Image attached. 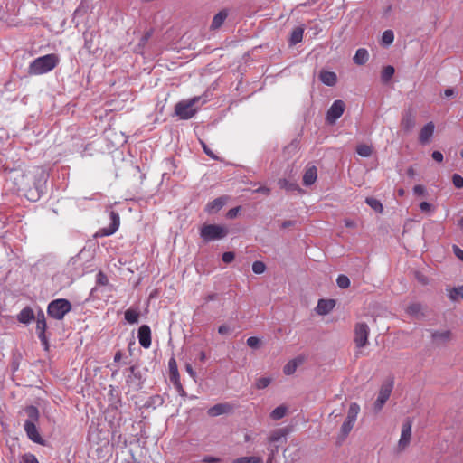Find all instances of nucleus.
<instances>
[{
	"label": "nucleus",
	"instance_id": "nucleus-1",
	"mask_svg": "<svg viewBox=\"0 0 463 463\" xmlns=\"http://www.w3.org/2000/svg\"><path fill=\"white\" fill-rule=\"evenodd\" d=\"M10 179L20 192L30 201H37L44 192L46 174L43 170L36 172L24 173L15 171L11 174Z\"/></svg>",
	"mask_w": 463,
	"mask_h": 463
},
{
	"label": "nucleus",
	"instance_id": "nucleus-2",
	"mask_svg": "<svg viewBox=\"0 0 463 463\" xmlns=\"http://www.w3.org/2000/svg\"><path fill=\"white\" fill-rule=\"evenodd\" d=\"M206 103V99L203 96H195L189 99H183L177 102L175 106V115L182 120L192 118L198 111L200 106Z\"/></svg>",
	"mask_w": 463,
	"mask_h": 463
},
{
	"label": "nucleus",
	"instance_id": "nucleus-3",
	"mask_svg": "<svg viewBox=\"0 0 463 463\" xmlns=\"http://www.w3.org/2000/svg\"><path fill=\"white\" fill-rule=\"evenodd\" d=\"M60 59L57 54L50 53L33 60L29 67L28 75H42L52 71L59 63Z\"/></svg>",
	"mask_w": 463,
	"mask_h": 463
},
{
	"label": "nucleus",
	"instance_id": "nucleus-4",
	"mask_svg": "<svg viewBox=\"0 0 463 463\" xmlns=\"http://www.w3.org/2000/svg\"><path fill=\"white\" fill-rule=\"evenodd\" d=\"M228 232V228L223 225L204 224L200 230V236L204 241H212L225 238Z\"/></svg>",
	"mask_w": 463,
	"mask_h": 463
},
{
	"label": "nucleus",
	"instance_id": "nucleus-5",
	"mask_svg": "<svg viewBox=\"0 0 463 463\" xmlns=\"http://www.w3.org/2000/svg\"><path fill=\"white\" fill-rule=\"evenodd\" d=\"M360 412V406L356 402H352L349 406L346 418L343 422L338 439L343 441L351 432Z\"/></svg>",
	"mask_w": 463,
	"mask_h": 463
},
{
	"label": "nucleus",
	"instance_id": "nucleus-6",
	"mask_svg": "<svg viewBox=\"0 0 463 463\" xmlns=\"http://www.w3.org/2000/svg\"><path fill=\"white\" fill-rule=\"evenodd\" d=\"M71 310V304L65 298H58L49 303L47 307L48 315L57 320H61L67 313Z\"/></svg>",
	"mask_w": 463,
	"mask_h": 463
},
{
	"label": "nucleus",
	"instance_id": "nucleus-7",
	"mask_svg": "<svg viewBox=\"0 0 463 463\" xmlns=\"http://www.w3.org/2000/svg\"><path fill=\"white\" fill-rule=\"evenodd\" d=\"M393 388V381L388 380L383 383L381 385L378 397L373 404L374 411H380L387 400L389 399Z\"/></svg>",
	"mask_w": 463,
	"mask_h": 463
},
{
	"label": "nucleus",
	"instance_id": "nucleus-8",
	"mask_svg": "<svg viewBox=\"0 0 463 463\" xmlns=\"http://www.w3.org/2000/svg\"><path fill=\"white\" fill-rule=\"evenodd\" d=\"M370 328L364 322L357 323L354 326V342L358 348L364 347L368 344Z\"/></svg>",
	"mask_w": 463,
	"mask_h": 463
},
{
	"label": "nucleus",
	"instance_id": "nucleus-9",
	"mask_svg": "<svg viewBox=\"0 0 463 463\" xmlns=\"http://www.w3.org/2000/svg\"><path fill=\"white\" fill-rule=\"evenodd\" d=\"M411 427L412 420L410 418H407L402 426L401 438L398 441L397 448L400 451L404 450L411 442Z\"/></svg>",
	"mask_w": 463,
	"mask_h": 463
},
{
	"label": "nucleus",
	"instance_id": "nucleus-10",
	"mask_svg": "<svg viewBox=\"0 0 463 463\" xmlns=\"http://www.w3.org/2000/svg\"><path fill=\"white\" fill-rule=\"evenodd\" d=\"M109 225L108 227L99 229L95 235L96 237L110 236L118 231L120 224L119 214L114 211H111L109 213Z\"/></svg>",
	"mask_w": 463,
	"mask_h": 463
},
{
	"label": "nucleus",
	"instance_id": "nucleus-11",
	"mask_svg": "<svg viewBox=\"0 0 463 463\" xmlns=\"http://www.w3.org/2000/svg\"><path fill=\"white\" fill-rule=\"evenodd\" d=\"M345 109V104L343 100H335L326 112V121L329 124H335V121L343 115Z\"/></svg>",
	"mask_w": 463,
	"mask_h": 463
},
{
	"label": "nucleus",
	"instance_id": "nucleus-12",
	"mask_svg": "<svg viewBox=\"0 0 463 463\" xmlns=\"http://www.w3.org/2000/svg\"><path fill=\"white\" fill-rule=\"evenodd\" d=\"M401 126L405 132H411L415 127L414 109L410 107L402 114Z\"/></svg>",
	"mask_w": 463,
	"mask_h": 463
},
{
	"label": "nucleus",
	"instance_id": "nucleus-13",
	"mask_svg": "<svg viewBox=\"0 0 463 463\" xmlns=\"http://www.w3.org/2000/svg\"><path fill=\"white\" fill-rule=\"evenodd\" d=\"M137 338L139 344L144 348H149L151 345V329L147 325H142L138 328Z\"/></svg>",
	"mask_w": 463,
	"mask_h": 463
},
{
	"label": "nucleus",
	"instance_id": "nucleus-14",
	"mask_svg": "<svg viewBox=\"0 0 463 463\" xmlns=\"http://www.w3.org/2000/svg\"><path fill=\"white\" fill-rule=\"evenodd\" d=\"M24 430L28 436V438L37 443V444H44V440L42 439L41 435L38 432V430L35 426V423L33 421H25L24 422Z\"/></svg>",
	"mask_w": 463,
	"mask_h": 463
},
{
	"label": "nucleus",
	"instance_id": "nucleus-15",
	"mask_svg": "<svg viewBox=\"0 0 463 463\" xmlns=\"http://www.w3.org/2000/svg\"><path fill=\"white\" fill-rule=\"evenodd\" d=\"M435 125L432 121L427 123L420 131L419 141L420 144H428L433 136Z\"/></svg>",
	"mask_w": 463,
	"mask_h": 463
},
{
	"label": "nucleus",
	"instance_id": "nucleus-16",
	"mask_svg": "<svg viewBox=\"0 0 463 463\" xmlns=\"http://www.w3.org/2000/svg\"><path fill=\"white\" fill-rule=\"evenodd\" d=\"M305 361V358L303 356H298L290 361H288L284 368H283V373L286 374V375H291L293 374L297 368L302 364Z\"/></svg>",
	"mask_w": 463,
	"mask_h": 463
},
{
	"label": "nucleus",
	"instance_id": "nucleus-17",
	"mask_svg": "<svg viewBox=\"0 0 463 463\" xmlns=\"http://www.w3.org/2000/svg\"><path fill=\"white\" fill-rule=\"evenodd\" d=\"M35 319L33 310L30 307H25L17 315V320L22 324H29Z\"/></svg>",
	"mask_w": 463,
	"mask_h": 463
},
{
	"label": "nucleus",
	"instance_id": "nucleus-18",
	"mask_svg": "<svg viewBox=\"0 0 463 463\" xmlns=\"http://www.w3.org/2000/svg\"><path fill=\"white\" fill-rule=\"evenodd\" d=\"M335 306V302L333 299H320L317 306V312L319 315L328 314Z\"/></svg>",
	"mask_w": 463,
	"mask_h": 463
},
{
	"label": "nucleus",
	"instance_id": "nucleus-19",
	"mask_svg": "<svg viewBox=\"0 0 463 463\" xmlns=\"http://www.w3.org/2000/svg\"><path fill=\"white\" fill-rule=\"evenodd\" d=\"M225 203L224 197H218L206 204L205 211L210 214L215 213L224 206Z\"/></svg>",
	"mask_w": 463,
	"mask_h": 463
},
{
	"label": "nucleus",
	"instance_id": "nucleus-20",
	"mask_svg": "<svg viewBox=\"0 0 463 463\" xmlns=\"http://www.w3.org/2000/svg\"><path fill=\"white\" fill-rule=\"evenodd\" d=\"M319 80L326 86H335L337 81L336 74L333 71H322L319 74Z\"/></svg>",
	"mask_w": 463,
	"mask_h": 463
},
{
	"label": "nucleus",
	"instance_id": "nucleus-21",
	"mask_svg": "<svg viewBox=\"0 0 463 463\" xmlns=\"http://www.w3.org/2000/svg\"><path fill=\"white\" fill-rule=\"evenodd\" d=\"M431 339L437 345L446 343L450 339V332L449 330L433 331L431 332Z\"/></svg>",
	"mask_w": 463,
	"mask_h": 463
},
{
	"label": "nucleus",
	"instance_id": "nucleus-22",
	"mask_svg": "<svg viewBox=\"0 0 463 463\" xmlns=\"http://www.w3.org/2000/svg\"><path fill=\"white\" fill-rule=\"evenodd\" d=\"M231 408V405L228 403H218L208 410V414L212 417H216L228 412Z\"/></svg>",
	"mask_w": 463,
	"mask_h": 463
},
{
	"label": "nucleus",
	"instance_id": "nucleus-23",
	"mask_svg": "<svg viewBox=\"0 0 463 463\" xmlns=\"http://www.w3.org/2000/svg\"><path fill=\"white\" fill-rule=\"evenodd\" d=\"M305 27L303 25L295 27L289 37V45H296L302 42Z\"/></svg>",
	"mask_w": 463,
	"mask_h": 463
},
{
	"label": "nucleus",
	"instance_id": "nucleus-24",
	"mask_svg": "<svg viewBox=\"0 0 463 463\" xmlns=\"http://www.w3.org/2000/svg\"><path fill=\"white\" fill-rule=\"evenodd\" d=\"M47 328V323L45 321H37L36 323V331L38 334V337L42 344L45 346V349H48V340L45 335V331Z\"/></svg>",
	"mask_w": 463,
	"mask_h": 463
},
{
	"label": "nucleus",
	"instance_id": "nucleus-25",
	"mask_svg": "<svg viewBox=\"0 0 463 463\" xmlns=\"http://www.w3.org/2000/svg\"><path fill=\"white\" fill-rule=\"evenodd\" d=\"M317 177V170L316 166L307 168L303 175V184L307 186L313 184Z\"/></svg>",
	"mask_w": 463,
	"mask_h": 463
},
{
	"label": "nucleus",
	"instance_id": "nucleus-26",
	"mask_svg": "<svg viewBox=\"0 0 463 463\" xmlns=\"http://www.w3.org/2000/svg\"><path fill=\"white\" fill-rule=\"evenodd\" d=\"M228 16L227 10H222L218 14H216L212 21L211 29L216 30L219 29L224 23Z\"/></svg>",
	"mask_w": 463,
	"mask_h": 463
},
{
	"label": "nucleus",
	"instance_id": "nucleus-27",
	"mask_svg": "<svg viewBox=\"0 0 463 463\" xmlns=\"http://www.w3.org/2000/svg\"><path fill=\"white\" fill-rule=\"evenodd\" d=\"M368 52L364 48H360L356 51L353 60L357 65H364L368 61Z\"/></svg>",
	"mask_w": 463,
	"mask_h": 463
},
{
	"label": "nucleus",
	"instance_id": "nucleus-28",
	"mask_svg": "<svg viewBox=\"0 0 463 463\" xmlns=\"http://www.w3.org/2000/svg\"><path fill=\"white\" fill-rule=\"evenodd\" d=\"M278 184L281 189H285L286 191L294 192V191H300L298 184L295 182H291L289 180H287L285 178L279 179L278 181Z\"/></svg>",
	"mask_w": 463,
	"mask_h": 463
},
{
	"label": "nucleus",
	"instance_id": "nucleus-29",
	"mask_svg": "<svg viewBox=\"0 0 463 463\" xmlns=\"http://www.w3.org/2000/svg\"><path fill=\"white\" fill-rule=\"evenodd\" d=\"M91 252L82 249L76 256L72 257L70 260L72 266H79L80 262L83 260L91 258Z\"/></svg>",
	"mask_w": 463,
	"mask_h": 463
},
{
	"label": "nucleus",
	"instance_id": "nucleus-30",
	"mask_svg": "<svg viewBox=\"0 0 463 463\" xmlns=\"http://www.w3.org/2000/svg\"><path fill=\"white\" fill-rule=\"evenodd\" d=\"M164 403V398L161 395H154L148 398V400L144 404L145 408H152L156 409Z\"/></svg>",
	"mask_w": 463,
	"mask_h": 463
},
{
	"label": "nucleus",
	"instance_id": "nucleus-31",
	"mask_svg": "<svg viewBox=\"0 0 463 463\" xmlns=\"http://www.w3.org/2000/svg\"><path fill=\"white\" fill-rule=\"evenodd\" d=\"M129 374L127 376V383L131 384L134 383L135 379L141 380L142 374L141 372L137 370V367L136 365L130 366L128 369Z\"/></svg>",
	"mask_w": 463,
	"mask_h": 463
},
{
	"label": "nucleus",
	"instance_id": "nucleus-32",
	"mask_svg": "<svg viewBox=\"0 0 463 463\" xmlns=\"http://www.w3.org/2000/svg\"><path fill=\"white\" fill-rule=\"evenodd\" d=\"M286 435H287L286 429H277L270 433V435L269 437V441L271 443L279 442L282 439H285Z\"/></svg>",
	"mask_w": 463,
	"mask_h": 463
},
{
	"label": "nucleus",
	"instance_id": "nucleus-33",
	"mask_svg": "<svg viewBox=\"0 0 463 463\" xmlns=\"http://www.w3.org/2000/svg\"><path fill=\"white\" fill-rule=\"evenodd\" d=\"M124 316H125V319L129 324H136L138 322L139 313L137 310H134L131 308L127 309L125 311Z\"/></svg>",
	"mask_w": 463,
	"mask_h": 463
},
{
	"label": "nucleus",
	"instance_id": "nucleus-34",
	"mask_svg": "<svg viewBox=\"0 0 463 463\" xmlns=\"http://www.w3.org/2000/svg\"><path fill=\"white\" fill-rule=\"evenodd\" d=\"M365 203L372 208L373 209L376 213H383V206L382 204V203L375 199V198H373V197H367L365 199Z\"/></svg>",
	"mask_w": 463,
	"mask_h": 463
},
{
	"label": "nucleus",
	"instance_id": "nucleus-35",
	"mask_svg": "<svg viewBox=\"0 0 463 463\" xmlns=\"http://www.w3.org/2000/svg\"><path fill=\"white\" fill-rule=\"evenodd\" d=\"M25 412L28 416V420L25 421H33L35 423V421L39 419V411L35 406H28L25 409Z\"/></svg>",
	"mask_w": 463,
	"mask_h": 463
},
{
	"label": "nucleus",
	"instance_id": "nucleus-36",
	"mask_svg": "<svg viewBox=\"0 0 463 463\" xmlns=\"http://www.w3.org/2000/svg\"><path fill=\"white\" fill-rule=\"evenodd\" d=\"M423 307L420 303H412L407 307V313L411 316L418 317L422 315Z\"/></svg>",
	"mask_w": 463,
	"mask_h": 463
},
{
	"label": "nucleus",
	"instance_id": "nucleus-37",
	"mask_svg": "<svg viewBox=\"0 0 463 463\" xmlns=\"http://www.w3.org/2000/svg\"><path fill=\"white\" fill-rule=\"evenodd\" d=\"M356 152L363 157H369L372 155L373 148L368 145L361 144L357 146Z\"/></svg>",
	"mask_w": 463,
	"mask_h": 463
},
{
	"label": "nucleus",
	"instance_id": "nucleus-38",
	"mask_svg": "<svg viewBox=\"0 0 463 463\" xmlns=\"http://www.w3.org/2000/svg\"><path fill=\"white\" fill-rule=\"evenodd\" d=\"M394 41V33L392 30H386L383 33V35H382V39H381V42H382V44L385 45V46H389L390 44H392Z\"/></svg>",
	"mask_w": 463,
	"mask_h": 463
},
{
	"label": "nucleus",
	"instance_id": "nucleus-39",
	"mask_svg": "<svg viewBox=\"0 0 463 463\" xmlns=\"http://www.w3.org/2000/svg\"><path fill=\"white\" fill-rule=\"evenodd\" d=\"M232 463H262V458L260 457H241L233 460Z\"/></svg>",
	"mask_w": 463,
	"mask_h": 463
},
{
	"label": "nucleus",
	"instance_id": "nucleus-40",
	"mask_svg": "<svg viewBox=\"0 0 463 463\" xmlns=\"http://www.w3.org/2000/svg\"><path fill=\"white\" fill-rule=\"evenodd\" d=\"M286 412L287 408L285 406H279L271 411L270 417L273 420H280L286 415Z\"/></svg>",
	"mask_w": 463,
	"mask_h": 463
},
{
	"label": "nucleus",
	"instance_id": "nucleus-41",
	"mask_svg": "<svg viewBox=\"0 0 463 463\" xmlns=\"http://www.w3.org/2000/svg\"><path fill=\"white\" fill-rule=\"evenodd\" d=\"M394 68L391 65L384 67L382 71V80L383 82H388L394 74Z\"/></svg>",
	"mask_w": 463,
	"mask_h": 463
},
{
	"label": "nucleus",
	"instance_id": "nucleus-42",
	"mask_svg": "<svg viewBox=\"0 0 463 463\" xmlns=\"http://www.w3.org/2000/svg\"><path fill=\"white\" fill-rule=\"evenodd\" d=\"M336 284L340 288H347L350 286V279L345 275H339L336 279Z\"/></svg>",
	"mask_w": 463,
	"mask_h": 463
},
{
	"label": "nucleus",
	"instance_id": "nucleus-43",
	"mask_svg": "<svg viewBox=\"0 0 463 463\" xmlns=\"http://www.w3.org/2000/svg\"><path fill=\"white\" fill-rule=\"evenodd\" d=\"M266 270V265L264 262L257 260L252 264V271L255 274H262Z\"/></svg>",
	"mask_w": 463,
	"mask_h": 463
},
{
	"label": "nucleus",
	"instance_id": "nucleus-44",
	"mask_svg": "<svg viewBox=\"0 0 463 463\" xmlns=\"http://www.w3.org/2000/svg\"><path fill=\"white\" fill-rule=\"evenodd\" d=\"M271 383V378L269 377H260L259 379H257L256 381V388L257 389H264L266 387H268Z\"/></svg>",
	"mask_w": 463,
	"mask_h": 463
},
{
	"label": "nucleus",
	"instance_id": "nucleus-45",
	"mask_svg": "<svg viewBox=\"0 0 463 463\" xmlns=\"http://www.w3.org/2000/svg\"><path fill=\"white\" fill-rule=\"evenodd\" d=\"M22 463H39V461L33 454L25 453L22 456Z\"/></svg>",
	"mask_w": 463,
	"mask_h": 463
},
{
	"label": "nucleus",
	"instance_id": "nucleus-46",
	"mask_svg": "<svg viewBox=\"0 0 463 463\" xmlns=\"http://www.w3.org/2000/svg\"><path fill=\"white\" fill-rule=\"evenodd\" d=\"M452 183L456 188L463 187V177L458 174H454L452 175Z\"/></svg>",
	"mask_w": 463,
	"mask_h": 463
},
{
	"label": "nucleus",
	"instance_id": "nucleus-47",
	"mask_svg": "<svg viewBox=\"0 0 463 463\" xmlns=\"http://www.w3.org/2000/svg\"><path fill=\"white\" fill-rule=\"evenodd\" d=\"M247 345L250 348H259L260 345V340L256 336H250L247 339Z\"/></svg>",
	"mask_w": 463,
	"mask_h": 463
},
{
	"label": "nucleus",
	"instance_id": "nucleus-48",
	"mask_svg": "<svg viewBox=\"0 0 463 463\" xmlns=\"http://www.w3.org/2000/svg\"><path fill=\"white\" fill-rule=\"evenodd\" d=\"M97 283L102 286L108 285L109 283L107 276L102 271H99L97 274Z\"/></svg>",
	"mask_w": 463,
	"mask_h": 463
},
{
	"label": "nucleus",
	"instance_id": "nucleus-49",
	"mask_svg": "<svg viewBox=\"0 0 463 463\" xmlns=\"http://www.w3.org/2000/svg\"><path fill=\"white\" fill-rule=\"evenodd\" d=\"M234 257H235V255H234L233 252L227 251V252H224L222 254V259L223 262L230 263V262H232L234 260Z\"/></svg>",
	"mask_w": 463,
	"mask_h": 463
},
{
	"label": "nucleus",
	"instance_id": "nucleus-50",
	"mask_svg": "<svg viewBox=\"0 0 463 463\" xmlns=\"http://www.w3.org/2000/svg\"><path fill=\"white\" fill-rule=\"evenodd\" d=\"M218 332H219V334H221V335H230V334L232 332V328H231L229 326H227V325H221V326H219V328H218Z\"/></svg>",
	"mask_w": 463,
	"mask_h": 463
},
{
	"label": "nucleus",
	"instance_id": "nucleus-51",
	"mask_svg": "<svg viewBox=\"0 0 463 463\" xmlns=\"http://www.w3.org/2000/svg\"><path fill=\"white\" fill-rule=\"evenodd\" d=\"M168 366L171 374H177V365L175 358H171L168 362Z\"/></svg>",
	"mask_w": 463,
	"mask_h": 463
},
{
	"label": "nucleus",
	"instance_id": "nucleus-52",
	"mask_svg": "<svg viewBox=\"0 0 463 463\" xmlns=\"http://www.w3.org/2000/svg\"><path fill=\"white\" fill-rule=\"evenodd\" d=\"M413 193L415 194H418V195H422L424 196L425 194H426V189L423 185L421 184H417L413 187Z\"/></svg>",
	"mask_w": 463,
	"mask_h": 463
},
{
	"label": "nucleus",
	"instance_id": "nucleus-53",
	"mask_svg": "<svg viewBox=\"0 0 463 463\" xmlns=\"http://www.w3.org/2000/svg\"><path fill=\"white\" fill-rule=\"evenodd\" d=\"M204 153L213 159H217V156L206 146L205 143L201 142Z\"/></svg>",
	"mask_w": 463,
	"mask_h": 463
},
{
	"label": "nucleus",
	"instance_id": "nucleus-54",
	"mask_svg": "<svg viewBox=\"0 0 463 463\" xmlns=\"http://www.w3.org/2000/svg\"><path fill=\"white\" fill-rule=\"evenodd\" d=\"M241 210V207L238 206V207H234L232 209H230L227 213V217L229 219H233L235 218L237 215H238V213L240 212Z\"/></svg>",
	"mask_w": 463,
	"mask_h": 463
},
{
	"label": "nucleus",
	"instance_id": "nucleus-55",
	"mask_svg": "<svg viewBox=\"0 0 463 463\" xmlns=\"http://www.w3.org/2000/svg\"><path fill=\"white\" fill-rule=\"evenodd\" d=\"M344 222H345V227L347 228H356L357 227V222L355 220H353V219H345L344 220Z\"/></svg>",
	"mask_w": 463,
	"mask_h": 463
},
{
	"label": "nucleus",
	"instance_id": "nucleus-56",
	"mask_svg": "<svg viewBox=\"0 0 463 463\" xmlns=\"http://www.w3.org/2000/svg\"><path fill=\"white\" fill-rule=\"evenodd\" d=\"M220 461H221V459L219 458H215L213 456H205L203 458V463H216V462H220Z\"/></svg>",
	"mask_w": 463,
	"mask_h": 463
},
{
	"label": "nucleus",
	"instance_id": "nucleus-57",
	"mask_svg": "<svg viewBox=\"0 0 463 463\" xmlns=\"http://www.w3.org/2000/svg\"><path fill=\"white\" fill-rule=\"evenodd\" d=\"M453 252H454V254L456 255L457 258H458L460 260L463 261V250L459 247L454 245L453 246Z\"/></svg>",
	"mask_w": 463,
	"mask_h": 463
},
{
	"label": "nucleus",
	"instance_id": "nucleus-58",
	"mask_svg": "<svg viewBox=\"0 0 463 463\" xmlns=\"http://www.w3.org/2000/svg\"><path fill=\"white\" fill-rule=\"evenodd\" d=\"M431 156L436 162L441 163L443 161V155L439 151H434Z\"/></svg>",
	"mask_w": 463,
	"mask_h": 463
},
{
	"label": "nucleus",
	"instance_id": "nucleus-59",
	"mask_svg": "<svg viewBox=\"0 0 463 463\" xmlns=\"http://www.w3.org/2000/svg\"><path fill=\"white\" fill-rule=\"evenodd\" d=\"M421 212H428L431 209V204L428 202H422L419 205Z\"/></svg>",
	"mask_w": 463,
	"mask_h": 463
},
{
	"label": "nucleus",
	"instance_id": "nucleus-60",
	"mask_svg": "<svg viewBox=\"0 0 463 463\" xmlns=\"http://www.w3.org/2000/svg\"><path fill=\"white\" fill-rule=\"evenodd\" d=\"M254 192L269 195L270 194V189L266 186H260L257 188Z\"/></svg>",
	"mask_w": 463,
	"mask_h": 463
},
{
	"label": "nucleus",
	"instance_id": "nucleus-61",
	"mask_svg": "<svg viewBox=\"0 0 463 463\" xmlns=\"http://www.w3.org/2000/svg\"><path fill=\"white\" fill-rule=\"evenodd\" d=\"M462 287H463V286H461V287H459V288H455L451 291V293H450V296H449V297H450V298H451L452 300L457 299L458 297H461V298H462V296H461V294H460V293H456V291H457L458 289L459 290Z\"/></svg>",
	"mask_w": 463,
	"mask_h": 463
},
{
	"label": "nucleus",
	"instance_id": "nucleus-62",
	"mask_svg": "<svg viewBox=\"0 0 463 463\" xmlns=\"http://www.w3.org/2000/svg\"><path fill=\"white\" fill-rule=\"evenodd\" d=\"M295 223H296L295 221H284V222H281L280 227L282 229H287L288 227H291V226L295 225Z\"/></svg>",
	"mask_w": 463,
	"mask_h": 463
},
{
	"label": "nucleus",
	"instance_id": "nucleus-63",
	"mask_svg": "<svg viewBox=\"0 0 463 463\" xmlns=\"http://www.w3.org/2000/svg\"><path fill=\"white\" fill-rule=\"evenodd\" d=\"M36 322L37 321H45V316L43 310H39L37 315L35 316Z\"/></svg>",
	"mask_w": 463,
	"mask_h": 463
},
{
	"label": "nucleus",
	"instance_id": "nucleus-64",
	"mask_svg": "<svg viewBox=\"0 0 463 463\" xmlns=\"http://www.w3.org/2000/svg\"><path fill=\"white\" fill-rule=\"evenodd\" d=\"M216 298H217V294H215V293H211V294H209V295H207V296L205 297V301H207V302H208V301H213V300H215Z\"/></svg>",
	"mask_w": 463,
	"mask_h": 463
}]
</instances>
